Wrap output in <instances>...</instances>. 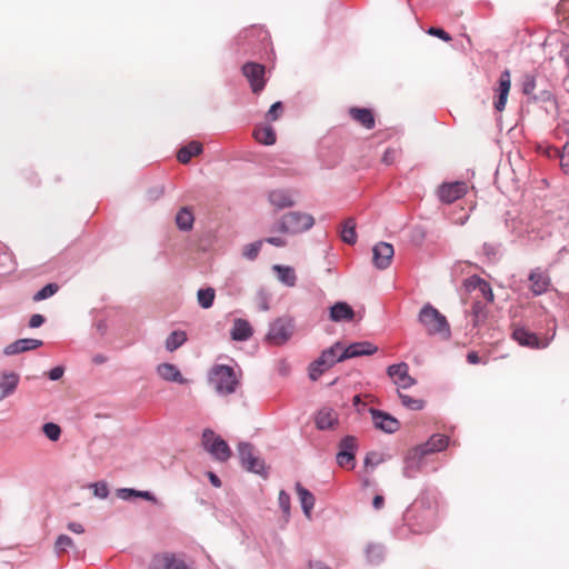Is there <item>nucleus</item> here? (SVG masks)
Returning <instances> with one entry per match:
<instances>
[{
  "label": "nucleus",
  "mask_w": 569,
  "mask_h": 569,
  "mask_svg": "<svg viewBox=\"0 0 569 569\" xmlns=\"http://www.w3.org/2000/svg\"><path fill=\"white\" fill-rule=\"evenodd\" d=\"M428 336L439 337L442 340L451 338V328L445 315L430 302L425 303L417 317Z\"/></svg>",
  "instance_id": "1"
},
{
  "label": "nucleus",
  "mask_w": 569,
  "mask_h": 569,
  "mask_svg": "<svg viewBox=\"0 0 569 569\" xmlns=\"http://www.w3.org/2000/svg\"><path fill=\"white\" fill-rule=\"evenodd\" d=\"M208 382L219 396H229L236 392L239 379L233 367L214 365L208 372Z\"/></svg>",
  "instance_id": "2"
},
{
  "label": "nucleus",
  "mask_w": 569,
  "mask_h": 569,
  "mask_svg": "<svg viewBox=\"0 0 569 569\" xmlns=\"http://www.w3.org/2000/svg\"><path fill=\"white\" fill-rule=\"evenodd\" d=\"M313 224L315 219L311 214L300 211H290L283 214L281 219L274 223L272 230L282 233L297 234L309 230Z\"/></svg>",
  "instance_id": "3"
},
{
  "label": "nucleus",
  "mask_w": 569,
  "mask_h": 569,
  "mask_svg": "<svg viewBox=\"0 0 569 569\" xmlns=\"http://www.w3.org/2000/svg\"><path fill=\"white\" fill-rule=\"evenodd\" d=\"M149 569H196L184 553L161 552L152 557Z\"/></svg>",
  "instance_id": "4"
},
{
  "label": "nucleus",
  "mask_w": 569,
  "mask_h": 569,
  "mask_svg": "<svg viewBox=\"0 0 569 569\" xmlns=\"http://www.w3.org/2000/svg\"><path fill=\"white\" fill-rule=\"evenodd\" d=\"M295 331V322L290 317H279L269 325L266 340L274 346L287 343Z\"/></svg>",
  "instance_id": "5"
},
{
  "label": "nucleus",
  "mask_w": 569,
  "mask_h": 569,
  "mask_svg": "<svg viewBox=\"0 0 569 569\" xmlns=\"http://www.w3.org/2000/svg\"><path fill=\"white\" fill-rule=\"evenodd\" d=\"M238 453L241 466L244 470L262 477L268 476L264 460L256 455L254 448L251 443L240 442L238 445Z\"/></svg>",
  "instance_id": "6"
},
{
  "label": "nucleus",
  "mask_w": 569,
  "mask_h": 569,
  "mask_svg": "<svg viewBox=\"0 0 569 569\" xmlns=\"http://www.w3.org/2000/svg\"><path fill=\"white\" fill-rule=\"evenodd\" d=\"M203 448L218 461L224 462L231 457L229 445L217 436L211 429H204L202 432Z\"/></svg>",
  "instance_id": "7"
},
{
  "label": "nucleus",
  "mask_w": 569,
  "mask_h": 569,
  "mask_svg": "<svg viewBox=\"0 0 569 569\" xmlns=\"http://www.w3.org/2000/svg\"><path fill=\"white\" fill-rule=\"evenodd\" d=\"M358 449L357 438L355 436H345L338 443L336 462L341 468L353 469L356 467V452Z\"/></svg>",
  "instance_id": "8"
},
{
  "label": "nucleus",
  "mask_w": 569,
  "mask_h": 569,
  "mask_svg": "<svg viewBox=\"0 0 569 569\" xmlns=\"http://www.w3.org/2000/svg\"><path fill=\"white\" fill-rule=\"evenodd\" d=\"M415 512L416 510L410 508L405 513V520L409 529L419 535L430 531L433 528V512L430 509L422 510L419 516H416Z\"/></svg>",
  "instance_id": "9"
},
{
  "label": "nucleus",
  "mask_w": 569,
  "mask_h": 569,
  "mask_svg": "<svg viewBox=\"0 0 569 569\" xmlns=\"http://www.w3.org/2000/svg\"><path fill=\"white\" fill-rule=\"evenodd\" d=\"M555 337V332L550 338H539L535 332L525 327H516L512 331V338L520 346L530 349H545L547 348Z\"/></svg>",
  "instance_id": "10"
},
{
  "label": "nucleus",
  "mask_w": 569,
  "mask_h": 569,
  "mask_svg": "<svg viewBox=\"0 0 569 569\" xmlns=\"http://www.w3.org/2000/svg\"><path fill=\"white\" fill-rule=\"evenodd\" d=\"M242 74L250 83L253 93H259L266 86V68L261 63L247 62L242 66Z\"/></svg>",
  "instance_id": "11"
},
{
  "label": "nucleus",
  "mask_w": 569,
  "mask_h": 569,
  "mask_svg": "<svg viewBox=\"0 0 569 569\" xmlns=\"http://www.w3.org/2000/svg\"><path fill=\"white\" fill-rule=\"evenodd\" d=\"M388 376L399 389H409L417 380L409 375V367L406 362L391 365L387 368Z\"/></svg>",
  "instance_id": "12"
},
{
  "label": "nucleus",
  "mask_w": 569,
  "mask_h": 569,
  "mask_svg": "<svg viewBox=\"0 0 569 569\" xmlns=\"http://www.w3.org/2000/svg\"><path fill=\"white\" fill-rule=\"evenodd\" d=\"M395 254L393 246L389 242L380 241L372 248V263L379 270L387 269Z\"/></svg>",
  "instance_id": "13"
},
{
  "label": "nucleus",
  "mask_w": 569,
  "mask_h": 569,
  "mask_svg": "<svg viewBox=\"0 0 569 569\" xmlns=\"http://www.w3.org/2000/svg\"><path fill=\"white\" fill-rule=\"evenodd\" d=\"M370 415L375 427L386 433H395L400 428V422L393 416L385 411L371 408Z\"/></svg>",
  "instance_id": "14"
},
{
  "label": "nucleus",
  "mask_w": 569,
  "mask_h": 569,
  "mask_svg": "<svg viewBox=\"0 0 569 569\" xmlns=\"http://www.w3.org/2000/svg\"><path fill=\"white\" fill-rule=\"evenodd\" d=\"M425 457L426 455L418 447L411 449L405 458L403 477L415 478L423 465Z\"/></svg>",
  "instance_id": "15"
},
{
  "label": "nucleus",
  "mask_w": 569,
  "mask_h": 569,
  "mask_svg": "<svg viewBox=\"0 0 569 569\" xmlns=\"http://www.w3.org/2000/svg\"><path fill=\"white\" fill-rule=\"evenodd\" d=\"M466 191L467 184L465 182L456 181L442 183L439 187L438 196L442 202L451 203L465 196Z\"/></svg>",
  "instance_id": "16"
},
{
  "label": "nucleus",
  "mask_w": 569,
  "mask_h": 569,
  "mask_svg": "<svg viewBox=\"0 0 569 569\" xmlns=\"http://www.w3.org/2000/svg\"><path fill=\"white\" fill-rule=\"evenodd\" d=\"M511 87V76L508 69L500 73L497 89V97L493 101V107L497 111H502L506 108L508 94Z\"/></svg>",
  "instance_id": "17"
},
{
  "label": "nucleus",
  "mask_w": 569,
  "mask_h": 569,
  "mask_svg": "<svg viewBox=\"0 0 569 569\" xmlns=\"http://www.w3.org/2000/svg\"><path fill=\"white\" fill-rule=\"evenodd\" d=\"M378 351V347L369 341L353 342L341 351V359H351L361 356H371Z\"/></svg>",
  "instance_id": "18"
},
{
  "label": "nucleus",
  "mask_w": 569,
  "mask_h": 569,
  "mask_svg": "<svg viewBox=\"0 0 569 569\" xmlns=\"http://www.w3.org/2000/svg\"><path fill=\"white\" fill-rule=\"evenodd\" d=\"M20 376L14 371H0V401L13 395L19 386Z\"/></svg>",
  "instance_id": "19"
},
{
  "label": "nucleus",
  "mask_w": 569,
  "mask_h": 569,
  "mask_svg": "<svg viewBox=\"0 0 569 569\" xmlns=\"http://www.w3.org/2000/svg\"><path fill=\"white\" fill-rule=\"evenodd\" d=\"M43 345L42 340L33 338L18 339L4 347L3 353L6 356H13L21 352L34 350Z\"/></svg>",
  "instance_id": "20"
},
{
  "label": "nucleus",
  "mask_w": 569,
  "mask_h": 569,
  "mask_svg": "<svg viewBox=\"0 0 569 569\" xmlns=\"http://www.w3.org/2000/svg\"><path fill=\"white\" fill-rule=\"evenodd\" d=\"M329 318L333 322L352 321L355 318V311L349 303L338 301L330 307Z\"/></svg>",
  "instance_id": "21"
},
{
  "label": "nucleus",
  "mask_w": 569,
  "mask_h": 569,
  "mask_svg": "<svg viewBox=\"0 0 569 569\" xmlns=\"http://www.w3.org/2000/svg\"><path fill=\"white\" fill-rule=\"evenodd\" d=\"M448 445H449V437H447L445 435L436 433V435H432L428 439V441H426L425 443H421L417 447L419 448V450L423 451V453L427 456L430 453L440 452V451L445 450L448 447Z\"/></svg>",
  "instance_id": "22"
},
{
  "label": "nucleus",
  "mask_w": 569,
  "mask_h": 569,
  "mask_svg": "<svg viewBox=\"0 0 569 569\" xmlns=\"http://www.w3.org/2000/svg\"><path fill=\"white\" fill-rule=\"evenodd\" d=\"M253 335V330L249 321L237 318L233 320L232 328L230 330L231 339L234 341H247Z\"/></svg>",
  "instance_id": "23"
},
{
  "label": "nucleus",
  "mask_w": 569,
  "mask_h": 569,
  "mask_svg": "<svg viewBox=\"0 0 569 569\" xmlns=\"http://www.w3.org/2000/svg\"><path fill=\"white\" fill-rule=\"evenodd\" d=\"M157 373L166 381L183 385L187 380L181 375L179 368L169 362L160 363L157 367Z\"/></svg>",
  "instance_id": "24"
},
{
  "label": "nucleus",
  "mask_w": 569,
  "mask_h": 569,
  "mask_svg": "<svg viewBox=\"0 0 569 569\" xmlns=\"http://www.w3.org/2000/svg\"><path fill=\"white\" fill-rule=\"evenodd\" d=\"M528 279L531 282L530 289L535 296H541L547 292L550 286L549 276L539 270L531 271Z\"/></svg>",
  "instance_id": "25"
},
{
  "label": "nucleus",
  "mask_w": 569,
  "mask_h": 569,
  "mask_svg": "<svg viewBox=\"0 0 569 569\" xmlns=\"http://www.w3.org/2000/svg\"><path fill=\"white\" fill-rule=\"evenodd\" d=\"M349 114L355 121L359 122L368 130L373 129L376 126L375 116L368 108H350Z\"/></svg>",
  "instance_id": "26"
},
{
  "label": "nucleus",
  "mask_w": 569,
  "mask_h": 569,
  "mask_svg": "<svg viewBox=\"0 0 569 569\" xmlns=\"http://www.w3.org/2000/svg\"><path fill=\"white\" fill-rule=\"evenodd\" d=\"M296 490H297V493H298V497H299V500L301 503L303 515L308 519H310L311 511H312V509L315 507V502H316L315 496L312 495L311 491L306 489L300 482L296 483Z\"/></svg>",
  "instance_id": "27"
},
{
  "label": "nucleus",
  "mask_w": 569,
  "mask_h": 569,
  "mask_svg": "<svg viewBox=\"0 0 569 569\" xmlns=\"http://www.w3.org/2000/svg\"><path fill=\"white\" fill-rule=\"evenodd\" d=\"M338 422L335 410L330 408L320 409L316 416V426L319 430L332 428Z\"/></svg>",
  "instance_id": "28"
},
{
  "label": "nucleus",
  "mask_w": 569,
  "mask_h": 569,
  "mask_svg": "<svg viewBox=\"0 0 569 569\" xmlns=\"http://www.w3.org/2000/svg\"><path fill=\"white\" fill-rule=\"evenodd\" d=\"M342 349L343 345L338 341L328 349L323 350L319 358L325 362V367L331 368L336 363L345 361V359H341V352L339 353V351Z\"/></svg>",
  "instance_id": "29"
},
{
  "label": "nucleus",
  "mask_w": 569,
  "mask_h": 569,
  "mask_svg": "<svg viewBox=\"0 0 569 569\" xmlns=\"http://www.w3.org/2000/svg\"><path fill=\"white\" fill-rule=\"evenodd\" d=\"M272 270L276 272L278 280L287 287H295L297 282L296 271L292 267L283 264H273Z\"/></svg>",
  "instance_id": "30"
},
{
  "label": "nucleus",
  "mask_w": 569,
  "mask_h": 569,
  "mask_svg": "<svg viewBox=\"0 0 569 569\" xmlns=\"http://www.w3.org/2000/svg\"><path fill=\"white\" fill-rule=\"evenodd\" d=\"M269 201L277 209L289 208L295 204L290 193L286 190H272L269 193Z\"/></svg>",
  "instance_id": "31"
},
{
  "label": "nucleus",
  "mask_w": 569,
  "mask_h": 569,
  "mask_svg": "<svg viewBox=\"0 0 569 569\" xmlns=\"http://www.w3.org/2000/svg\"><path fill=\"white\" fill-rule=\"evenodd\" d=\"M201 152L202 144L196 140H192L179 149L177 158L181 163H188L192 157L198 156Z\"/></svg>",
  "instance_id": "32"
},
{
  "label": "nucleus",
  "mask_w": 569,
  "mask_h": 569,
  "mask_svg": "<svg viewBox=\"0 0 569 569\" xmlns=\"http://www.w3.org/2000/svg\"><path fill=\"white\" fill-rule=\"evenodd\" d=\"M253 136L258 142L264 146H272L277 140L274 129L270 124L257 127L253 131Z\"/></svg>",
  "instance_id": "33"
},
{
  "label": "nucleus",
  "mask_w": 569,
  "mask_h": 569,
  "mask_svg": "<svg viewBox=\"0 0 569 569\" xmlns=\"http://www.w3.org/2000/svg\"><path fill=\"white\" fill-rule=\"evenodd\" d=\"M194 216L188 207H182L176 214V224L181 231H190L193 227Z\"/></svg>",
  "instance_id": "34"
},
{
  "label": "nucleus",
  "mask_w": 569,
  "mask_h": 569,
  "mask_svg": "<svg viewBox=\"0 0 569 569\" xmlns=\"http://www.w3.org/2000/svg\"><path fill=\"white\" fill-rule=\"evenodd\" d=\"M356 220L353 218H348L342 226L340 231V237L343 242L347 244H355L357 242V232H356Z\"/></svg>",
  "instance_id": "35"
},
{
  "label": "nucleus",
  "mask_w": 569,
  "mask_h": 569,
  "mask_svg": "<svg viewBox=\"0 0 569 569\" xmlns=\"http://www.w3.org/2000/svg\"><path fill=\"white\" fill-rule=\"evenodd\" d=\"M366 556L370 563L379 565L385 558V547L380 543H369L366 548Z\"/></svg>",
  "instance_id": "36"
},
{
  "label": "nucleus",
  "mask_w": 569,
  "mask_h": 569,
  "mask_svg": "<svg viewBox=\"0 0 569 569\" xmlns=\"http://www.w3.org/2000/svg\"><path fill=\"white\" fill-rule=\"evenodd\" d=\"M187 341V333L182 330L172 331L166 339V348L169 351H174Z\"/></svg>",
  "instance_id": "37"
},
{
  "label": "nucleus",
  "mask_w": 569,
  "mask_h": 569,
  "mask_svg": "<svg viewBox=\"0 0 569 569\" xmlns=\"http://www.w3.org/2000/svg\"><path fill=\"white\" fill-rule=\"evenodd\" d=\"M216 298V291L213 288L208 287L204 289H199L197 292L198 303L203 309H209L212 307Z\"/></svg>",
  "instance_id": "38"
},
{
  "label": "nucleus",
  "mask_w": 569,
  "mask_h": 569,
  "mask_svg": "<svg viewBox=\"0 0 569 569\" xmlns=\"http://www.w3.org/2000/svg\"><path fill=\"white\" fill-rule=\"evenodd\" d=\"M74 548V542L68 535H59L54 542V551L58 556Z\"/></svg>",
  "instance_id": "39"
},
{
  "label": "nucleus",
  "mask_w": 569,
  "mask_h": 569,
  "mask_svg": "<svg viewBox=\"0 0 569 569\" xmlns=\"http://www.w3.org/2000/svg\"><path fill=\"white\" fill-rule=\"evenodd\" d=\"M398 396L403 407L410 410H421L425 407V401L421 399L412 398L408 395H405L398 390Z\"/></svg>",
  "instance_id": "40"
},
{
  "label": "nucleus",
  "mask_w": 569,
  "mask_h": 569,
  "mask_svg": "<svg viewBox=\"0 0 569 569\" xmlns=\"http://www.w3.org/2000/svg\"><path fill=\"white\" fill-rule=\"evenodd\" d=\"M263 244V240H257L254 242L248 243L242 249V256L250 261H253L257 259L261 247Z\"/></svg>",
  "instance_id": "41"
},
{
  "label": "nucleus",
  "mask_w": 569,
  "mask_h": 569,
  "mask_svg": "<svg viewBox=\"0 0 569 569\" xmlns=\"http://www.w3.org/2000/svg\"><path fill=\"white\" fill-rule=\"evenodd\" d=\"M330 369L329 367H325V362L318 357L309 365V378L312 381H317L321 375Z\"/></svg>",
  "instance_id": "42"
},
{
  "label": "nucleus",
  "mask_w": 569,
  "mask_h": 569,
  "mask_svg": "<svg viewBox=\"0 0 569 569\" xmlns=\"http://www.w3.org/2000/svg\"><path fill=\"white\" fill-rule=\"evenodd\" d=\"M482 252L489 262H496L500 257V244L485 242L482 244Z\"/></svg>",
  "instance_id": "43"
},
{
  "label": "nucleus",
  "mask_w": 569,
  "mask_h": 569,
  "mask_svg": "<svg viewBox=\"0 0 569 569\" xmlns=\"http://www.w3.org/2000/svg\"><path fill=\"white\" fill-rule=\"evenodd\" d=\"M59 290V286L57 283H48L42 287L38 292L33 296V301H42L50 297H52Z\"/></svg>",
  "instance_id": "44"
},
{
  "label": "nucleus",
  "mask_w": 569,
  "mask_h": 569,
  "mask_svg": "<svg viewBox=\"0 0 569 569\" xmlns=\"http://www.w3.org/2000/svg\"><path fill=\"white\" fill-rule=\"evenodd\" d=\"M278 503L286 521H288L290 518L291 503L289 493L283 489L279 491Z\"/></svg>",
  "instance_id": "45"
},
{
  "label": "nucleus",
  "mask_w": 569,
  "mask_h": 569,
  "mask_svg": "<svg viewBox=\"0 0 569 569\" xmlns=\"http://www.w3.org/2000/svg\"><path fill=\"white\" fill-rule=\"evenodd\" d=\"M42 431L43 433L46 435V437L51 440V441H57L59 440L60 436H61V428L59 425L54 423V422H46L43 426H42Z\"/></svg>",
  "instance_id": "46"
},
{
  "label": "nucleus",
  "mask_w": 569,
  "mask_h": 569,
  "mask_svg": "<svg viewBox=\"0 0 569 569\" xmlns=\"http://www.w3.org/2000/svg\"><path fill=\"white\" fill-rule=\"evenodd\" d=\"M89 487L92 489L94 497L99 499H106L109 496V488L106 481H98Z\"/></svg>",
  "instance_id": "47"
},
{
  "label": "nucleus",
  "mask_w": 569,
  "mask_h": 569,
  "mask_svg": "<svg viewBox=\"0 0 569 569\" xmlns=\"http://www.w3.org/2000/svg\"><path fill=\"white\" fill-rule=\"evenodd\" d=\"M283 111V104L281 101H277L271 104L270 109L268 110L266 114V119L268 121H276L280 118L281 113Z\"/></svg>",
  "instance_id": "48"
},
{
  "label": "nucleus",
  "mask_w": 569,
  "mask_h": 569,
  "mask_svg": "<svg viewBox=\"0 0 569 569\" xmlns=\"http://www.w3.org/2000/svg\"><path fill=\"white\" fill-rule=\"evenodd\" d=\"M522 93L531 96L536 89V78L531 74H526L521 83Z\"/></svg>",
  "instance_id": "49"
},
{
  "label": "nucleus",
  "mask_w": 569,
  "mask_h": 569,
  "mask_svg": "<svg viewBox=\"0 0 569 569\" xmlns=\"http://www.w3.org/2000/svg\"><path fill=\"white\" fill-rule=\"evenodd\" d=\"M559 157L562 171L569 174V141L562 146Z\"/></svg>",
  "instance_id": "50"
},
{
  "label": "nucleus",
  "mask_w": 569,
  "mask_h": 569,
  "mask_svg": "<svg viewBox=\"0 0 569 569\" xmlns=\"http://www.w3.org/2000/svg\"><path fill=\"white\" fill-rule=\"evenodd\" d=\"M478 291L479 293L482 296V298L487 301V302H492L493 301V292H492V289L489 284L488 281H486L485 279L481 280V283H480V287L478 288Z\"/></svg>",
  "instance_id": "51"
},
{
  "label": "nucleus",
  "mask_w": 569,
  "mask_h": 569,
  "mask_svg": "<svg viewBox=\"0 0 569 569\" xmlns=\"http://www.w3.org/2000/svg\"><path fill=\"white\" fill-rule=\"evenodd\" d=\"M481 280H482V278H480L477 274H473V276H470L469 278L465 279L463 286L467 291H469V292L475 291V290H478V288L480 287Z\"/></svg>",
  "instance_id": "52"
},
{
  "label": "nucleus",
  "mask_w": 569,
  "mask_h": 569,
  "mask_svg": "<svg viewBox=\"0 0 569 569\" xmlns=\"http://www.w3.org/2000/svg\"><path fill=\"white\" fill-rule=\"evenodd\" d=\"M258 34V38H260L261 41L266 40L267 39V32L264 30H262L261 28H251V29H247L244 30L241 34H240V39H249L250 37H252L253 34Z\"/></svg>",
  "instance_id": "53"
},
{
  "label": "nucleus",
  "mask_w": 569,
  "mask_h": 569,
  "mask_svg": "<svg viewBox=\"0 0 569 569\" xmlns=\"http://www.w3.org/2000/svg\"><path fill=\"white\" fill-rule=\"evenodd\" d=\"M427 32L428 34L437 37L445 42H449L451 40V36L441 28L431 27Z\"/></svg>",
  "instance_id": "54"
},
{
  "label": "nucleus",
  "mask_w": 569,
  "mask_h": 569,
  "mask_svg": "<svg viewBox=\"0 0 569 569\" xmlns=\"http://www.w3.org/2000/svg\"><path fill=\"white\" fill-rule=\"evenodd\" d=\"M398 157V150L395 148H387L382 156V162L387 166L392 164Z\"/></svg>",
  "instance_id": "55"
},
{
  "label": "nucleus",
  "mask_w": 569,
  "mask_h": 569,
  "mask_svg": "<svg viewBox=\"0 0 569 569\" xmlns=\"http://www.w3.org/2000/svg\"><path fill=\"white\" fill-rule=\"evenodd\" d=\"M117 496L122 500H131L138 498V490L132 488H121L117 491Z\"/></svg>",
  "instance_id": "56"
},
{
  "label": "nucleus",
  "mask_w": 569,
  "mask_h": 569,
  "mask_svg": "<svg viewBox=\"0 0 569 569\" xmlns=\"http://www.w3.org/2000/svg\"><path fill=\"white\" fill-rule=\"evenodd\" d=\"M258 300H259V309L261 311H268L269 310V299L268 295L263 290L258 291Z\"/></svg>",
  "instance_id": "57"
},
{
  "label": "nucleus",
  "mask_w": 569,
  "mask_h": 569,
  "mask_svg": "<svg viewBox=\"0 0 569 569\" xmlns=\"http://www.w3.org/2000/svg\"><path fill=\"white\" fill-rule=\"evenodd\" d=\"M46 321V318L40 315V313H36V315H32L29 319V327L34 329V328H39L41 327Z\"/></svg>",
  "instance_id": "58"
},
{
  "label": "nucleus",
  "mask_w": 569,
  "mask_h": 569,
  "mask_svg": "<svg viewBox=\"0 0 569 569\" xmlns=\"http://www.w3.org/2000/svg\"><path fill=\"white\" fill-rule=\"evenodd\" d=\"M63 372H64L63 367L57 366L49 371L48 377L50 380L57 381L63 376Z\"/></svg>",
  "instance_id": "59"
},
{
  "label": "nucleus",
  "mask_w": 569,
  "mask_h": 569,
  "mask_svg": "<svg viewBox=\"0 0 569 569\" xmlns=\"http://www.w3.org/2000/svg\"><path fill=\"white\" fill-rule=\"evenodd\" d=\"M263 242H267L279 248L284 247L287 243L286 240L281 237H268L263 240Z\"/></svg>",
  "instance_id": "60"
},
{
  "label": "nucleus",
  "mask_w": 569,
  "mask_h": 569,
  "mask_svg": "<svg viewBox=\"0 0 569 569\" xmlns=\"http://www.w3.org/2000/svg\"><path fill=\"white\" fill-rule=\"evenodd\" d=\"M67 528H68V530L72 531L74 533H78V535L84 532V527L79 522H73V521L68 522Z\"/></svg>",
  "instance_id": "61"
},
{
  "label": "nucleus",
  "mask_w": 569,
  "mask_h": 569,
  "mask_svg": "<svg viewBox=\"0 0 569 569\" xmlns=\"http://www.w3.org/2000/svg\"><path fill=\"white\" fill-rule=\"evenodd\" d=\"M138 498H142L153 503H157V498L154 497V495L147 490H138Z\"/></svg>",
  "instance_id": "62"
},
{
  "label": "nucleus",
  "mask_w": 569,
  "mask_h": 569,
  "mask_svg": "<svg viewBox=\"0 0 569 569\" xmlns=\"http://www.w3.org/2000/svg\"><path fill=\"white\" fill-rule=\"evenodd\" d=\"M208 478H209L210 483L214 488H220L221 487V480H220V478L214 472L209 471L208 472Z\"/></svg>",
  "instance_id": "63"
},
{
  "label": "nucleus",
  "mask_w": 569,
  "mask_h": 569,
  "mask_svg": "<svg viewBox=\"0 0 569 569\" xmlns=\"http://www.w3.org/2000/svg\"><path fill=\"white\" fill-rule=\"evenodd\" d=\"M309 569H332V568L321 561H309Z\"/></svg>",
  "instance_id": "64"
}]
</instances>
